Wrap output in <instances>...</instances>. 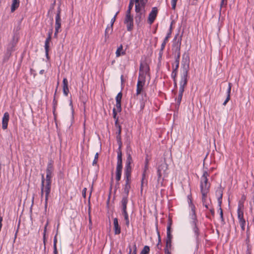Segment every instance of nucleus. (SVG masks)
I'll return each mask as SVG.
<instances>
[{"label":"nucleus","instance_id":"nucleus-15","mask_svg":"<svg viewBox=\"0 0 254 254\" xmlns=\"http://www.w3.org/2000/svg\"><path fill=\"white\" fill-rule=\"evenodd\" d=\"M244 207L243 203L239 202L238 208L237 209L238 218L239 221L245 220L244 218V212L242 210V208Z\"/></svg>","mask_w":254,"mask_h":254},{"label":"nucleus","instance_id":"nucleus-9","mask_svg":"<svg viewBox=\"0 0 254 254\" xmlns=\"http://www.w3.org/2000/svg\"><path fill=\"white\" fill-rule=\"evenodd\" d=\"M149 71V66L146 63H141L139 66V73H140V78L142 76L145 77V75L148 74Z\"/></svg>","mask_w":254,"mask_h":254},{"label":"nucleus","instance_id":"nucleus-38","mask_svg":"<svg viewBox=\"0 0 254 254\" xmlns=\"http://www.w3.org/2000/svg\"><path fill=\"white\" fill-rule=\"evenodd\" d=\"M191 211H192V214L191 217V219L192 220H197V218H196V215L195 212V206H194V205L192 204L191 205Z\"/></svg>","mask_w":254,"mask_h":254},{"label":"nucleus","instance_id":"nucleus-40","mask_svg":"<svg viewBox=\"0 0 254 254\" xmlns=\"http://www.w3.org/2000/svg\"><path fill=\"white\" fill-rule=\"evenodd\" d=\"M133 4H134V0H130L129 5L128 6V9L127 10L126 12L131 13V10L133 7Z\"/></svg>","mask_w":254,"mask_h":254},{"label":"nucleus","instance_id":"nucleus-52","mask_svg":"<svg viewBox=\"0 0 254 254\" xmlns=\"http://www.w3.org/2000/svg\"><path fill=\"white\" fill-rule=\"evenodd\" d=\"M148 0H140L139 3L141 4V6L143 7V8L144 9V7L147 2Z\"/></svg>","mask_w":254,"mask_h":254},{"label":"nucleus","instance_id":"nucleus-35","mask_svg":"<svg viewBox=\"0 0 254 254\" xmlns=\"http://www.w3.org/2000/svg\"><path fill=\"white\" fill-rule=\"evenodd\" d=\"M57 234L56 235V236H55L54 239V244H53L54 254H58V253L57 248Z\"/></svg>","mask_w":254,"mask_h":254},{"label":"nucleus","instance_id":"nucleus-50","mask_svg":"<svg viewBox=\"0 0 254 254\" xmlns=\"http://www.w3.org/2000/svg\"><path fill=\"white\" fill-rule=\"evenodd\" d=\"M168 41V40L167 38H165V39H164V40L161 44V48H162V49H164L166 44Z\"/></svg>","mask_w":254,"mask_h":254},{"label":"nucleus","instance_id":"nucleus-21","mask_svg":"<svg viewBox=\"0 0 254 254\" xmlns=\"http://www.w3.org/2000/svg\"><path fill=\"white\" fill-rule=\"evenodd\" d=\"M114 229L115 235H118L121 233V227L119 224L117 218L114 219Z\"/></svg>","mask_w":254,"mask_h":254},{"label":"nucleus","instance_id":"nucleus-43","mask_svg":"<svg viewBox=\"0 0 254 254\" xmlns=\"http://www.w3.org/2000/svg\"><path fill=\"white\" fill-rule=\"evenodd\" d=\"M172 247V240H166V246L165 249H171Z\"/></svg>","mask_w":254,"mask_h":254},{"label":"nucleus","instance_id":"nucleus-44","mask_svg":"<svg viewBox=\"0 0 254 254\" xmlns=\"http://www.w3.org/2000/svg\"><path fill=\"white\" fill-rule=\"evenodd\" d=\"M147 163H148V162H147V161H146V165H145V169H146L147 168ZM145 171H146V169L144 170L143 173L142 174V180H141V188L143 186V184L144 183V180L145 177Z\"/></svg>","mask_w":254,"mask_h":254},{"label":"nucleus","instance_id":"nucleus-61","mask_svg":"<svg viewBox=\"0 0 254 254\" xmlns=\"http://www.w3.org/2000/svg\"><path fill=\"white\" fill-rule=\"evenodd\" d=\"M157 234H158V243L157 245V247L158 248V246H159L161 242V237H160L159 232L158 231L157 232Z\"/></svg>","mask_w":254,"mask_h":254},{"label":"nucleus","instance_id":"nucleus-42","mask_svg":"<svg viewBox=\"0 0 254 254\" xmlns=\"http://www.w3.org/2000/svg\"><path fill=\"white\" fill-rule=\"evenodd\" d=\"M122 96L123 94L122 92L121 91L117 94V96L116 97V102H121Z\"/></svg>","mask_w":254,"mask_h":254},{"label":"nucleus","instance_id":"nucleus-63","mask_svg":"<svg viewBox=\"0 0 254 254\" xmlns=\"http://www.w3.org/2000/svg\"><path fill=\"white\" fill-rule=\"evenodd\" d=\"M119 126H121L119 124V118H117L116 120H115V127H116V128H118V127Z\"/></svg>","mask_w":254,"mask_h":254},{"label":"nucleus","instance_id":"nucleus-18","mask_svg":"<svg viewBox=\"0 0 254 254\" xmlns=\"http://www.w3.org/2000/svg\"><path fill=\"white\" fill-rule=\"evenodd\" d=\"M200 190L202 194V201L203 205H204L207 194L209 192V188H203V185H200Z\"/></svg>","mask_w":254,"mask_h":254},{"label":"nucleus","instance_id":"nucleus-32","mask_svg":"<svg viewBox=\"0 0 254 254\" xmlns=\"http://www.w3.org/2000/svg\"><path fill=\"white\" fill-rule=\"evenodd\" d=\"M61 15L56 16L55 28H61Z\"/></svg>","mask_w":254,"mask_h":254},{"label":"nucleus","instance_id":"nucleus-37","mask_svg":"<svg viewBox=\"0 0 254 254\" xmlns=\"http://www.w3.org/2000/svg\"><path fill=\"white\" fill-rule=\"evenodd\" d=\"M173 53L175 54V63L180 64V58L181 55L180 51L174 52Z\"/></svg>","mask_w":254,"mask_h":254},{"label":"nucleus","instance_id":"nucleus-51","mask_svg":"<svg viewBox=\"0 0 254 254\" xmlns=\"http://www.w3.org/2000/svg\"><path fill=\"white\" fill-rule=\"evenodd\" d=\"M178 0H171V4H172V8L173 9H175L176 6V3Z\"/></svg>","mask_w":254,"mask_h":254},{"label":"nucleus","instance_id":"nucleus-8","mask_svg":"<svg viewBox=\"0 0 254 254\" xmlns=\"http://www.w3.org/2000/svg\"><path fill=\"white\" fill-rule=\"evenodd\" d=\"M158 14V9L156 7L152 8L151 12L149 13L147 22L149 24H152L155 20Z\"/></svg>","mask_w":254,"mask_h":254},{"label":"nucleus","instance_id":"nucleus-64","mask_svg":"<svg viewBox=\"0 0 254 254\" xmlns=\"http://www.w3.org/2000/svg\"><path fill=\"white\" fill-rule=\"evenodd\" d=\"M251 254V248L249 245H248L247 246V251L246 252V254Z\"/></svg>","mask_w":254,"mask_h":254},{"label":"nucleus","instance_id":"nucleus-62","mask_svg":"<svg viewBox=\"0 0 254 254\" xmlns=\"http://www.w3.org/2000/svg\"><path fill=\"white\" fill-rule=\"evenodd\" d=\"M49 196H45V208L47 209L48 206V200Z\"/></svg>","mask_w":254,"mask_h":254},{"label":"nucleus","instance_id":"nucleus-57","mask_svg":"<svg viewBox=\"0 0 254 254\" xmlns=\"http://www.w3.org/2000/svg\"><path fill=\"white\" fill-rule=\"evenodd\" d=\"M53 176L46 175V182H52V178Z\"/></svg>","mask_w":254,"mask_h":254},{"label":"nucleus","instance_id":"nucleus-23","mask_svg":"<svg viewBox=\"0 0 254 254\" xmlns=\"http://www.w3.org/2000/svg\"><path fill=\"white\" fill-rule=\"evenodd\" d=\"M63 93L65 96H67L69 92L68 87V81L66 78H64L63 81Z\"/></svg>","mask_w":254,"mask_h":254},{"label":"nucleus","instance_id":"nucleus-29","mask_svg":"<svg viewBox=\"0 0 254 254\" xmlns=\"http://www.w3.org/2000/svg\"><path fill=\"white\" fill-rule=\"evenodd\" d=\"M19 0H12V3L11 6V11L12 12H14L19 7Z\"/></svg>","mask_w":254,"mask_h":254},{"label":"nucleus","instance_id":"nucleus-20","mask_svg":"<svg viewBox=\"0 0 254 254\" xmlns=\"http://www.w3.org/2000/svg\"><path fill=\"white\" fill-rule=\"evenodd\" d=\"M117 128V131L116 132V139L117 143L120 147H122V139H121V132H122V127L121 126H119L118 128Z\"/></svg>","mask_w":254,"mask_h":254},{"label":"nucleus","instance_id":"nucleus-7","mask_svg":"<svg viewBox=\"0 0 254 254\" xmlns=\"http://www.w3.org/2000/svg\"><path fill=\"white\" fill-rule=\"evenodd\" d=\"M182 41V36H179V34H177L174 39L172 46V50L173 52L180 51Z\"/></svg>","mask_w":254,"mask_h":254},{"label":"nucleus","instance_id":"nucleus-39","mask_svg":"<svg viewBox=\"0 0 254 254\" xmlns=\"http://www.w3.org/2000/svg\"><path fill=\"white\" fill-rule=\"evenodd\" d=\"M150 248L148 246H145L140 252V254H149Z\"/></svg>","mask_w":254,"mask_h":254},{"label":"nucleus","instance_id":"nucleus-28","mask_svg":"<svg viewBox=\"0 0 254 254\" xmlns=\"http://www.w3.org/2000/svg\"><path fill=\"white\" fill-rule=\"evenodd\" d=\"M172 223L170 222L167 226V238L166 240H172L173 236L171 233V227Z\"/></svg>","mask_w":254,"mask_h":254},{"label":"nucleus","instance_id":"nucleus-16","mask_svg":"<svg viewBox=\"0 0 254 254\" xmlns=\"http://www.w3.org/2000/svg\"><path fill=\"white\" fill-rule=\"evenodd\" d=\"M51 39H52V37L48 36V37L46 38V41L45 42L44 47H45V54H46V58L48 60H49L50 58L49 56V49H50V42L51 40Z\"/></svg>","mask_w":254,"mask_h":254},{"label":"nucleus","instance_id":"nucleus-31","mask_svg":"<svg viewBox=\"0 0 254 254\" xmlns=\"http://www.w3.org/2000/svg\"><path fill=\"white\" fill-rule=\"evenodd\" d=\"M125 54H126L125 52L124 51L123 49V45H121L116 51V57H119L122 55H125Z\"/></svg>","mask_w":254,"mask_h":254},{"label":"nucleus","instance_id":"nucleus-56","mask_svg":"<svg viewBox=\"0 0 254 254\" xmlns=\"http://www.w3.org/2000/svg\"><path fill=\"white\" fill-rule=\"evenodd\" d=\"M46 182V178L44 177V175L42 174L41 176V186L44 187V183Z\"/></svg>","mask_w":254,"mask_h":254},{"label":"nucleus","instance_id":"nucleus-45","mask_svg":"<svg viewBox=\"0 0 254 254\" xmlns=\"http://www.w3.org/2000/svg\"><path fill=\"white\" fill-rule=\"evenodd\" d=\"M239 223L240 224L241 227L243 231L245 230V224H246V221L245 220L239 221Z\"/></svg>","mask_w":254,"mask_h":254},{"label":"nucleus","instance_id":"nucleus-24","mask_svg":"<svg viewBox=\"0 0 254 254\" xmlns=\"http://www.w3.org/2000/svg\"><path fill=\"white\" fill-rule=\"evenodd\" d=\"M44 185V189L45 192V196H49L51 189L52 182H46Z\"/></svg>","mask_w":254,"mask_h":254},{"label":"nucleus","instance_id":"nucleus-14","mask_svg":"<svg viewBox=\"0 0 254 254\" xmlns=\"http://www.w3.org/2000/svg\"><path fill=\"white\" fill-rule=\"evenodd\" d=\"M9 119V115L8 112L4 113L2 120V128L5 129L7 128L8 123Z\"/></svg>","mask_w":254,"mask_h":254},{"label":"nucleus","instance_id":"nucleus-27","mask_svg":"<svg viewBox=\"0 0 254 254\" xmlns=\"http://www.w3.org/2000/svg\"><path fill=\"white\" fill-rule=\"evenodd\" d=\"M113 30V26H107L105 32V38L106 39L109 37V35L112 34Z\"/></svg>","mask_w":254,"mask_h":254},{"label":"nucleus","instance_id":"nucleus-36","mask_svg":"<svg viewBox=\"0 0 254 254\" xmlns=\"http://www.w3.org/2000/svg\"><path fill=\"white\" fill-rule=\"evenodd\" d=\"M142 8H143V7L142 6H141V4L140 3L135 4V13L143 12V10L142 11Z\"/></svg>","mask_w":254,"mask_h":254},{"label":"nucleus","instance_id":"nucleus-54","mask_svg":"<svg viewBox=\"0 0 254 254\" xmlns=\"http://www.w3.org/2000/svg\"><path fill=\"white\" fill-rule=\"evenodd\" d=\"M117 111H116V109L115 108H114L113 110V118L116 120L117 118H119L117 117Z\"/></svg>","mask_w":254,"mask_h":254},{"label":"nucleus","instance_id":"nucleus-25","mask_svg":"<svg viewBox=\"0 0 254 254\" xmlns=\"http://www.w3.org/2000/svg\"><path fill=\"white\" fill-rule=\"evenodd\" d=\"M232 85V83H229L228 88L227 90V97H226V99H225V101L223 103V105L224 106H225L226 105L227 103L230 99V93H231V91Z\"/></svg>","mask_w":254,"mask_h":254},{"label":"nucleus","instance_id":"nucleus-6","mask_svg":"<svg viewBox=\"0 0 254 254\" xmlns=\"http://www.w3.org/2000/svg\"><path fill=\"white\" fill-rule=\"evenodd\" d=\"M167 169V165L162 163L161 165H160L157 169V176H158V179L157 181L158 184L161 183V185H163V182L164 181V179L162 178V176L163 175H164L165 173V171L166 169Z\"/></svg>","mask_w":254,"mask_h":254},{"label":"nucleus","instance_id":"nucleus-19","mask_svg":"<svg viewBox=\"0 0 254 254\" xmlns=\"http://www.w3.org/2000/svg\"><path fill=\"white\" fill-rule=\"evenodd\" d=\"M16 42L14 41V36L13 37L12 41L7 46L6 54L9 56L11 55V52L14 51V48L16 45Z\"/></svg>","mask_w":254,"mask_h":254},{"label":"nucleus","instance_id":"nucleus-33","mask_svg":"<svg viewBox=\"0 0 254 254\" xmlns=\"http://www.w3.org/2000/svg\"><path fill=\"white\" fill-rule=\"evenodd\" d=\"M58 84H59V82H58L57 86H58ZM57 90H58V86H57V87H56V89L55 93V95H56V94ZM53 103V114L55 115L56 107V106L57 105V103H58L57 101L56 100L55 96H54Z\"/></svg>","mask_w":254,"mask_h":254},{"label":"nucleus","instance_id":"nucleus-30","mask_svg":"<svg viewBox=\"0 0 254 254\" xmlns=\"http://www.w3.org/2000/svg\"><path fill=\"white\" fill-rule=\"evenodd\" d=\"M122 172V168H116V180L117 182H119L121 178Z\"/></svg>","mask_w":254,"mask_h":254},{"label":"nucleus","instance_id":"nucleus-12","mask_svg":"<svg viewBox=\"0 0 254 254\" xmlns=\"http://www.w3.org/2000/svg\"><path fill=\"white\" fill-rule=\"evenodd\" d=\"M198 222L197 220H192L191 222V225L193 227V231L194 233V236L195 237V239L197 242L199 241V230L197 226V223Z\"/></svg>","mask_w":254,"mask_h":254},{"label":"nucleus","instance_id":"nucleus-13","mask_svg":"<svg viewBox=\"0 0 254 254\" xmlns=\"http://www.w3.org/2000/svg\"><path fill=\"white\" fill-rule=\"evenodd\" d=\"M53 163L54 162L52 160H49L46 170V175L52 176L54 175V168L53 166Z\"/></svg>","mask_w":254,"mask_h":254},{"label":"nucleus","instance_id":"nucleus-46","mask_svg":"<svg viewBox=\"0 0 254 254\" xmlns=\"http://www.w3.org/2000/svg\"><path fill=\"white\" fill-rule=\"evenodd\" d=\"M116 106L117 108V110L118 112H120L122 111L121 108V102H116Z\"/></svg>","mask_w":254,"mask_h":254},{"label":"nucleus","instance_id":"nucleus-17","mask_svg":"<svg viewBox=\"0 0 254 254\" xmlns=\"http://www.w3.org/2000/svg\"><path fill=\"white\" fill-rule=\"evenodd\" d=\"M121 147L119 146L118 150V156H117V165L116 168H123L122 165V153L121 151Z\"/></svg>","mask_w":254,"mask_h":254},{"label":"nucleus","instance_id":"nucleus-2","mask_svg":"<svg viewBox=\"0 0 254 254\" xmlns=\"http://www.w3.org/2000/svg\"><path fill=\"white\" fill-rule=\"evenodd\" d=\"M190 57L188 53H185L183 55L182 61L181 64V68L182 72L181 74V79L180 82V88L179 95L177 98V103L180 105L182 101L185 87L186 86L188 82V73L190 67Z\"/></svg>","mask_w":254,"mask_h":254},{"label":"nucleus","instance_id":"nucleus-60","mask_svg":"<svg viewBox=\"0 0 254 254\" xmlns=\"http://www.w3.org/2000/svg\"><path fill=\"white\" fill-rule=\"evenodd\" d=\"M174 64H175V66L173 67V70L178 71L180 64H179V63H174ZM173 66H174V64H173Z\"/></svg>","mask_w":254,"mask_h":254},{"label":"nucleus","instance_id":"nucleus-59","mask_svg":"<svg viewBox=\"0 0 254 254\" xmlns=\"http://www.w3.org/2000/svg\"><path fill=\"white\" fill-rule=\"evenodd\" d=\"M227 2L225 0H221L220 3V10L223 6H226L227 5Z\"/></svg>","mask_w":254,"mask_h":254},{"label":"nucleus","instance_id":"nucleus-34","mask_svg":"<svg viewBox=\"0 0 254 254\" xmlns=\"http://www.w3.org/2000/svg\"><path fill=\"white\" fill-rule=\"evenodd\" d=\"M122 214L124 216V218L126 221V224L128 227L129 224V218H128V215L127 211L122 212Z\"/></svg>","mask_w":254,"mask_h":254},{"label":"nucleus","instance_id":"nucleus-10","mask_svg":"<svg viewBox=\"0 0 254 254\" xmlns=\"http://www.w3.org/2000/svg\"><path fill=\"white\" fill-rule=\"evenodd\" d=\"M145 10L143 9V12L136 13L134 17L135 22L138 26H140L142 21L145 18Z\"/></svg>","mask_w":254,"mask_h":254},{"label":"nucleus","instance_id":"nucleus-3","mask_svg":"<svg viewBox=\"0 0 254 254\" xmlns=\"http://www.w3.org/2000/svg\"><path fill=\"white\" fill-rule=\"evenodd\" d=\"M132 162L131 155L129 153H127V158L126 162V167L125 169V179L126 183L124 188V191L125 193V195H127L128 197L129 191L130 189V177L131 173V163Z\"/></svg>","mask_w":254,"mask_h":254},{"label":"nucleus","instance_id":"nucleus-49","mask_svg":"<svg viewBox=\"0 0 254 254\" xmlns=\"http://www.w3.org/2000/svg\"><path fill=\"white\" fill-rule=\"evenodd\" d=\"M177 73H178V71L173 70L172 73H171V77L173 78V79H176Z\"/></svg>","mask_w":254,"mask_h":254},{"label":"nucleus","instance_id":"nucleus-55","mask_svg":"<svg viewBox=\"0 0 254 254\" xmlns=\"http://www.w3.org/2000/svg\"><path fill=\"white\" fill-rule=\"evenodd\" d=\"M20 220L19 221V222H18V226H17V230L16 231V232L15 233V235H14V240H13V242L14 243L15 241V240L16 239V237H17V233H18V229H19V226H20Z\"/></svg>","mask_w":254,"mask_h":254},{"label":"nucleus","instance_id":"nucleus-26","mask_svg":"<svg viewBox=\"0 0 254 254\" xmlns=\"http://www.w3.org/2000/svg\"><path fill=\"white\" fill-rule=\"evenodd\" d=\"M216 194H218L219 195V196L218 197V206L220 208V207H221L222 199V196H223V191L221 189H219L216 190Z\"/></svg>","mask_w":254,"mask_h":254},{"label":"nucleus","instance_id":"nucleus-48","mask_svg":"<svg viewBox=\"0 0 254 254\" xmlns=\"http://www.w3.org/2000/svg\"><path fill=\"white\" fill-rule=\"evenodd\" d=\"M119 13V11H117L116 12V13L115 14V15H114V17L111 19V24L110 25H112L113 26V24L116 20V17H117V15L118 14V13Z\"/></svg>","mask_w":254,"mask_h":254},{"label":"nucleus","instance_id":"nucleus-47","mask_svg":"<svg viewBox=\"0 0 254 254\" xmlns=\"http://www.w3.org/2000/svg\"><path fill=\"white\" fill-rule=\"evenodd\" d=\"M98 156H99V154L98 152H97L95 155V157H94V159L93 161V163H92V165H95L97 164V160H98Z\"/></svg>","mask_w":254,"mask_h":254},{"label":"nucleus","instance_id":"nucleus-22","mask_svg":"<svg viewBox=\"0 0 254 254\" xmlns=\"http://www.w3.org/2000/svg\"><path fill=\"white\" fill-rule=\"evenodd\" d=\"M127 195H124L123 196L121 203L122 207V212L127 211V204L128 202V199Z\"/></svg>","mask_w":254,"mask_h":254},{"label":"nucleus","instance_id":"nucleus-5","mask_svg":"<svg viewBox=\"0 0 254 254\" xmlns=\"http://www.w3.org/2000/svg\"><path fill=\"white\" fill-rule=\"evenodd\" d=\"M127 26L128 31H131L133 28V16L131 13H126V16L124 21Z\"/></svg>","mask_w":254,"mask_h":254},{"label":"nucleus","instance_id":"nucleus-1","mask_svg":"<svg viewBox=\"0 0 254 254\" xmlns=\"http://www.w3.org/2000/svg\"><path fill=\"white\" fill-rule=\"evenodd\" d=\"M190 57L188 53H185L183 55L182 61L181 64V68L182 72L181 74V79L180 82V88L179 95L177 98V103L180 105L182 101L185 87L186 86L188 82V73L190 67Z\"/></svg>","mask_w":254,"mask_h":254},{"label":"nucleus","instance_id":"nucleus-4","mask_svg":"<svg viewBox=\"0 0 254 254\" xmlns=\"http://www.w3.org/2000/svg\"><path fill=\"white\" fill-rule=\"evenodd\" d=\"M140 75L141 74L139 73L136 85V96L142 94V95H144L146 96V93L143 91V87L145 82V77L142 76V78H140Z\"/></svg>","mask_w":254,"mask_h":254},{"label":"nucleus","instance_id":"nucleus-41","mask_svg":"<svg viewBox=\"0 0 254 254\" xmlns=\"http://www.w3.org/2000/svg\"><path fill=\"white\" fill-rule=\"evenodd\" d=\"M47 225H48V223L46 224V225L45 226L44 233H43V243L44 244V250H46V232Z\"/></svg>","mask_w":254,"mask_h":254},{"label":"nucleus","instance_id":"nucleus-11","mask_svg":"<svg viewBox=\"0 0 254 254\" xmlns=\"http://www.w3.org/2000/svg\"><path fill=\"white\" fill-rule=\"evenodd\" d=\"M208 176H209L208 173L206 171H203L200 183V185H203V188H210V184H208Z\"/></svg>","mask_w":254,"mask_h":254},{"label":"nucleus","instance_id":"nucleus-53","mask_svg":"<svg viewBox=\"0 0 254 254\" xmlns=\"http://www.w3.org/2000/svg\"><path fill=\"white\" fill-rule=\"evenodd\" d=\"M219 210L220 211V218H221V221L223 222H224V218H223V210H222L221 207L219 208Z\"/></svg>","mask_w":254,"mask_h":254},{"label":"nucleus","instance_id":"nucleus-58","mask_svg":"<svg viewBox=\"0 0 254 254\" xmlns=\"http://www.w3.org/2000/svg\"><path fill=\"white\" fill-rule=\"evenodd\" d=\"M56 0H54L53 3H52L51 5L50 8L49 9V12L50 11H52L54 9L55 5L56 4Z\"/></svg>","mask_w":254,"mask_h":254}]
</instances>
